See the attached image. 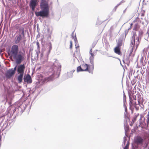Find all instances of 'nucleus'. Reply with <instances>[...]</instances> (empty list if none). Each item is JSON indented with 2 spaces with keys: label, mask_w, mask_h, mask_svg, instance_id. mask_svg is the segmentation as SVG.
<instances>
[{
  "label": "nucleus",
  "mask_w": 149,
  "mask_h": 149,
  "mask_svg": "<svg viewBox=\"0 0 149 149\" xmlns=\"http://www.w3.org/2000/svg\"><path fill=\"white\" fill-rule=\"evenodd\" d=\"M18 46L16 45H14L12 46L10 52L8 53V54L10 57L16 59L17 64H20L24 60L25 54L23 53L22 54H18Z\"/></svg>",
  "instance_id": "f257e3e1"
},
{
  "label": "nucleus",
  "mask_w": 149,
  "mask_h": 149,
  "mask_svg": "<svg viewBox=\"0 0 149 149\" xmlns=\"http://www.w3.org/2000/svg\"><path fill=\"white\" fill-rule=\"evenodd\" d=\"M40 7L42 10L38 12H36L35 14L36 15L42 17H47L49 14L48 0H41Z\"/></svg>",
  "instance_id": "f03ea898"
},
{
  "label": "nucleus",
  "mask_w": 149,
  "mask_h": 149,
  "mask_svg": "<svg viewBox=\"0 0 149 149\" xmlns=\"http://www.w3.org/2000/svg\"><path fill=\"white\" fill-rule=\"evenodd\" d=\"M25 69V66L24 64L20 65L18 67L17 72L19 75L17 77V80L19 83L22 81Z\"/></svg>",
  "instance_id": "7ed1b4c3"
},
{
  "label": "nucleus",
  "mask_w": 149,
  "mask_h": 149,
  "mask_svg": "<svg viewBox=\"0 0 149 149\" xmlns=\"http://www.w3.org/2000/svg\"><path fill=\"white\" fill-rule=\"evenodd\" d=\"M81 66L83 71H88L89 72H91L93 71V66L90 65L86 64H83Z\"/></svg>",
  "instance_id": "20e7f679"
},
{
  "label": "nucleus",
  "mask_w": 149,
  "mask_h": 149,
  "mask_svg": "<svg viewBox=\"0 0 149 149\" xmlns=\"http://www.w3.org/2000/svg\"><path fill=\"white\" fill-rule=\"evenodd\" d=\"M144 139L140 136H137L134 139L135 143L138 145H142Z\"/></svg>",
  "instance_id": "39448f33"
},
{
  "label": "nucleus",
  "mask_w": 149,
  "mask_h": 149,
  "mask_svg": "<svg viewBox=\"0 0 149 149\" xmlns=\"http://www.w3.org/2000/svg\"><path fill=\"white\" fill-rule=\"evenodd\" d=\"M54 77V74L53 72L52 74L49 77H47L44 78L42 80V82L45 83L52 81L53 80Z\"/></svg>",
  "instance_id": "423d86ee"
},
{
  "label": "nucleus",
  "mask_w": 149,
  "mask_h": 149,
  "mask_svg": "<svg viewBox=\"0 0 149 149\" xmlns=\"http://www.w3.org/2000/svg\"><path fill=\"white\" fill-rule=\"evenodd\" d=\"M24 81L27 84H31L32 82V80L31 76L29 74H27L24 77Z\"/></svg>",
  "instance_id": "0eeeda50"
},
{
  "label": "nucleus",
  "mask_w": 149,
  "mask_h": 149,
  "mask_svg": "<svg viewBox=\"0 0 149 149\" xmlns=\"http://www.w3.org/2000/svg\"><path fill=\"white\" fill-rule=\"evenodd\" d=\"M14 74V71H12L10 69L7 71L5 74V76L7 78L9 79L13 76Z\"/></svg>",
  "instance_id": "6e6552de"
},
{
  "label": "nucleus",
  "mask_w": 149,
  "mask_h": 149,
  "mask_svg": "<svg viewBox=\"0 0 149 149\" xmlns=\"http://www.w3.org/2000/svg\"><path fill=\"white\" fill-rule=\"evenodd\" d=\"M38 0H31L30 1V6L32 8L33 10H35V7L37 4Z\"/></svg>",
  "instance_id": "1a4fd4ad"
},
{
  "label": "nucleus",
  "mask_w": 149,
  "mask_h": 149,
  "mask_svg": "<svg viewBox=\"0 0 149 149\" xmlns=\"http://www.w3.org/2000/svg\"><path fill=\"white\" fill-rule=\"evenodd\" d=\"M120 49L121 48L115 47L114 49V52L118 55H121V53L120 51Z\"/></svg>",
  "instance_id": "9d476101"
},
{
  "label": "nucleus",
  "mask_w": 149,
  "mask_h": 149,
  "mask_svg": "<svg viewBox=\"0 0 149 149\" xmlns=\"http://www.w3.org/2000/svg\"><path fill=\"white\" fill-rule=\"evenodd\" d=\"M21 38L22 36L20 34H19L16 36L15 40V43L16 44L20 42Z\"/></svg>",
  "instance_id": "9b49d317"
},
{
  "label": "nucleus",
  "mask_w": 149,
  "mask_h": 149,
  "mask_svg": "<svg viewBox=\"0 0 149 149\" xmlns=\"http://www.w3.org/2000/svg\"><path fill=\"white\" fill-rule=\"evenodd\" d=\"M90 53L91 55V56L90 57V60L91 61H93L94 56L96 55V53L95 52H93L92 49H90Z\"/></svg>",
  "instance_id": "f8f14e48"
},
{
  "label": "nucleus",
  "mask_w": 149,
  "mask_h": 149,
  "mask_svg": "<svg viewBox=\"0 0 149 149\" xmlns=\"http://www.w3.org/2000/svg\"><path fill=\"white\" fill-rule=\"evenodd\" d=\"M139 114H136L133 117L132 119V121L133 123H134L135 121L136 120L137 117L138 116Z\"/></svg>",
  "instance_id": "ddd939ff"
},
{
  "label": "nucleus",
  "mask_w": 149,
  "mask_h": 149,
  "mask_svg": "<svg viewBox=\"0 0 149 149\" xmlns=\"http://www.w3.org/2000/svg\"><path fill=\"white\" fill-rule=\"evenodd\" d=\"M140 27V26H139L138 23H136L135 24L134 28L133 30H135V31H137V29H139Z\"/></svg>",
  "instance_id": "4468645a"
},
{
  "label": "nucleus",
  "mask_w": 149,
  "mask_h": 149,
  "mask_svg": "<svg viewBox=\"0 0 149 149\" xmlns=\"http://www.w3.org/2000/svg\"><path fill=\"white\" fill-rule=\"evenodd\" d=\"M122 45V41L121 40L119 41L118 42L117 46H116L117 47L121 48V46Z\"/></svg>",
  "instance_id": "2eb2a0df"
},
{
  "label": "nucleus",
  "mask_w": 149,
  "mask_h": 149,
  "mask_svg": "<svg viewBox=\"0 0 149 149\" xmlns=\"http://www.w3.org/2000/svg\"><path fill=\"white\" fill-rule=\"evenodd\" d=\"M48 51L49 53L50 52L51 50L52 49V44L51 43H49L48 44Z\"/></svg>",
  "instance_id": "dca6fc26"
},
{
  "label": "nucleus",
  "mask_w": 149,
  "mask_h": 149,
  "mask_svg": "<svg viewBox=\"0 0 149 149\" xmlns=\"http://www.w3.org/2000/svg\"><path fill=\"white\" fill-rule=\"evenodd\" d=\"M77 70L78 72L83 71L81 66H79L77 68Z\"/></svg>",
  "instance_id": "f3484780"
},
{
  "label": "nucleus",
  "mask_w": 149,
  "mask_h": 149,
  "mask_svg": "<svg viewBox=\"0 0 149 149\" xmlns=\"http://www.w3.org/2000/svg\"><path fill=\"white\" fill-rule=\"evenodd\" d=\"M72 38L74 39V40L75 42V44L77 43V38L76 37V36H75L74 37V36H72Z\"/></svg>",
  "instance_id": "a211bd4d"
},
{
  "label": "nucleus",
  "mask_w": 149,
  "mask_h": 149,
  "mask_svg": "<svg viewBox=\"0 0 149 149\" xmlns=\"http://www.w3.org/2000/svg\"><path fill=\"white\" fill-rule=\"evenodd\" d=\"M149 137V134H148L147 133H145V135L144 136V139H146Z\"/></svg>",
  "instance_id": "6ab92c4d"
},
{
  "label": "nucleus",
  "mask_w": 149,
  "mask_h": 149,
  "mask_svg": "<svg viewBox=\"0 0 149 149\" xmlns=\"http://www.w3.org/2000/svg\"><path fill=\"white\" fill-rule=\"evenodd\" d=\"M130 106H131L132 104L133 100L131 97H130Z\"/></svg>",
  "instance_id": "aec40b11"
},
{
  "label": "nucleus",
  "mask_w": 149,
  "mask_h": 149,
  "mask_svg": "<svg viewBox=\"0 0 149 149\" xmlns=\"http://www.w3.org/2000/svg\"><path fill=\"white\" fill-rule=\"evenodd\" d=\"M129 143H127L126 146L123 149H129Z\"/></svg>",
  "instance_id": "412c9836"
},
{
  "label": "nucleus",
  "mask_w": 149,
  "mask_h": 149,
  "mask_svg": "<svg viewBox=\"0 0 149 149\" xmlns=\"http://www.w3.org/2000/svg\"><path fill=\"white\" fill-rule=\"evenodd\" d=\"M137 40H138V43L137 44L136 43V49L137 48L138 46H139V38L138 37V38Z\"/></svg>",
  "instance_id": "4be33fe9"
},
{
  "label": "nucleus",
  "mask_w": 149,
  "mask_h": 149,
  "mask_svg": "<svg viewBox=\"0 0 149 149\" xmlns=\"http://www.w3.org/2000/svg\"><path fill=\"white\" fill-rule=\"evenodd\" d=\"M72 40H71L70 41V49H72Z\"/></svg>",
  "instance_id": "5701e85b"
},
{
  "label": "nucleus",
  "mask_w": 149,
  "mask_h": 149,
  "mask_svg": "<svg viewBox=\"0 0 149 149\" xmlns=\"http://www.w3.org/2000/svg\"><path fill=\"white\" fill-rule=\"evenodd\" d=\"M36 45L37 46L38 49H40V45L39 42H36Z\"/></svg>",
  "instance_id": "b1692460"
},
{
  "label": "nucleus",
  "mask_w": 149,
  "mask_h": 149,
  "mask_svg": "<svg viewBox=\"0 0 149 149\" xmlns=\"http://www.w3.org/2000/svg\"><path fill=\"white\" fill-rule=\"evenodd\" d=\"M96 43H97V42H94L92 44V47L93 48L95 47Z\"/></svg>",
  "instance_id": "393cba45"
},
{
  "label": "nucleus",
  "mask_w": 149,
  "mask_h": 149,
  "mask_svg": "<svg viewBox=\"0 0 149 149\" xmlns=\"http://www.w3.org/2000/svg\"><path fill=\"white\" fill-rule=\"evenodd\" d=\"M75 48L76 49L77 48H79V46L78 44L77 43H76L75 44Z\"/></svg>",
  "instance_id": "a878e982"
},
{
  "label": "nucleus",
  "mask_w": 149,
  "mask_h": 149,
  "mask_svg": "<svg viewBox=\"0 0 149 149\" xmlns=\"http://www.w3.org/2000/svg\"><path fill=\"white\" fill-rule=\"evenodd\" d=\"M10 69L12 70V71H14V73L15 74V70H16V67H15L13 69V68L11 69Z\"/></svg>",
  "instance_id": "bb28decb"
},
{
  "label": "nucleus",
  "mask_w": 149,
  "mask_h": 149,
  "mask_svg": "<svg viewBox=\"0 0 149 149\" xmlns=\"http://www.w3.org/2000/svg\"><path fill=\"white\" fill-rule=\"evenodd\" d=\"M22 34L24 36V29L22 30Z\"/></svg>",
  "instance_id": "cd10ccee"
},
{
  "label": "nucleus",
  "mask_w": 149,
  "mask_h": 149,
  "mask_svg": "<svg viewBox=\"0 0 149 149\" xmlns=\"http://www.w3.org/2000/svg\"><path fill=\"white\" fill-rule=\"evenodd\" d=\"M134 123H133V122L132 121V122H131V123L130 124V125L131 126H132L133 125Z\"/></svg>",
  "instance_id": "c85d7f7f"
},
{
  "label": "nucleus",
  "mask_w": 149,
  "mask_h": 149,
  "mask_svg": "<svg viewBox=\"0 0 149 149\" xmlns=\"http://www.w3.org/2000/svg\"><path fill=\"white\" fill-rule=\"evenodd\" d=\"M134 39V35L132 37ZM134 42H135V39H134Z\"/></svg>",
  "instance_id": "c756f323"
},
{
  "label": "nucleus",
  "mask_w": 149,
  "mask_h": 149,
  "mask_svg": "<svg viewBox=\"0 0 149 149\" xmlns=\"http://www.w3.org/2000/svg\"><path fill=\"white\" fill-rule=\"evenodd\" d=\"M73 72H72V71H71L70 73V74H72V75L73 74Z\"/></svg>",
  "instance_id": "7c9ffc66"
},
{
  "label": "nucleus",
  "mask_w": 149,
  "mask_h": 149,
  "mask_svg": "<svg viewBox=\"0 0 149 149\" xmlns=\"http://www.w3.org/2000/svg\"><path fill=\"white\" fill-rule=\"evenodd\" d=\"M126 138L125 137V139L124 140V143H125V141H126Z\"/></svg>",
  "instance_id": "2f4dec72"
},
{
  "label": "nucleus",
  "mask_w": 149,
  "mask_h": 149,
  "mask_svg": "<svg viewBox=\"0 0 149 149\" xmlns=\"http://www.w3.org/2000/svg\"><path fill=\"white\" fill-rule=\"evenodd\" d=\"M132 24H131V25H130V28H131V27H132Z\"/></svg>",
  "instance_id": "473e14b6"
},
{
  "label": "nucleus",
  "mask_w": 149,
  "mask_h": 149,
  "mask_svg": "<svg viewBox=\"0 0 149 149\" xmlns=\"http://www.w3.org/2000/svg\"><path fill=\"white\" fill-rule=\"evenodd\" d=\"M132 24H131V25H130V28H131V27H132Z\"/></svg>",
  "instance_id": "72a5a7b5"
},
{
  "label": "nucleus",
  "mask_w": 149,
  "mask_h": 149,
  "mask_svg": "<svg viewBox=\"0 0 149 149\" xmlns=\"http://www.w3.org/2000/svg\"><path fill=\"white\" fill-rule=\"evenodd\" d=\"M133 51V49H132L131 50V52L132 53Z\"/></svg>",
  "instance_id": "f704fd0d"
},
{
  "label": "nucleus",
  "mask_w": 149,
  "mask_h": 149,
  "mask_svg": "<svg viewBox=\"0 0 149 149\" xmlns=\"http://www.w3.org/2000/svg\"><path fill=\"white\" fill-rule=\"evenodd\" d=\"M148 114H149V112H148Z\"/></svg>",
  "instance_id": "c9c22d12"
}]
</instances>
